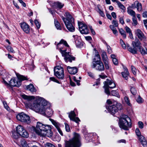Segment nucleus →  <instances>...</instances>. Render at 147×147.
Returning a JSON list of instances; mask_svg holds the SVG:
<instances>
[{"instance_id":"f257e3e1","label":"nucleus","mask_w":147,"mask_h":147,"mask_svg":"<svg viewBox=\"0 0 147 147\" xmlns=\"http://www.w3.org/2000/svg\"><path fill=\"white\" fill-rule=\"evenodd\" d=\"M34 106L38 111L47 117H51L53 114V111L50 108V105L45 100H41L39 103L34 104Z\"/></svg>"},{"instance_id":"f03ea898","label":"nucleus","mask_w":147,"mask_h":147,"mask_svg":"<svg viewBox=\"0 0 147 147\" xmlns=\"http://www.w3.org/2000/svg\"><path fill=\"white\" fill-rule=\"evenodd\" d=\"M64 16L65 17L62 16L61 18L67 28L69 31L74 32L75 30V24L74 18L68 12H65Z\"/></svg>"},{"instance_id":"7ed1b4c3","label":"nucleus","mask_w":147,"mask_h":147,"mask_svg":"<svg viewBox=\"0 0 147 147\" xmlns=\"http://www.w3.org/2000/svg\"><path fill=\"white\" fill-rule=\"evenodd\" d=\"M51 129V128L49 125H44L38 122L36 128H34V131L38 135L45 136L46 135L48 131H50Z\"/></svg>"},{"instance_id":"20e7f679","label":"nucleus","mask_w":147,"mask_h":147,"mask_svg":"<svg viewBox=\"0 0 147 147\" xmlns=\"http://www.w3.org/2000/svg\"><path fill=\"white\" fill-rule=\"evenodd\" d=\"M119 124L120 127L125 130H129L128 128H131V120L127 115L123 116L119 119Z\"/></svg>"},{"instance_id":"39448f33","label":"nucleus","mask_w":147,"mask_h":147,"mask_svg":"<svg viewBox=\"0 0 147 147\" xmlns=\"http://www.w3.org/2000/svg\"><path fill=\"white\" fill-rule=\"evenodd\" d=\"M73 138L65 142V147H80V135L74 133Z\"/></svg>"},{"instance_id":"423d86ee","label":"nucleus","mask_w":147,"mask_h":147,"mask_svg":"<svg viewBox=\"0 0 147 147\" xmlns=\"http://www.w3.org/2000/svg\"><path fill=\"white\" fill-rule=\"evenodd\" d=\"M104 84L103 88L105 89V92L107 95H109L110 93L109 90V88L113 89L116 86L115 83L111 79H107Z\"/></svg>"},{"instance_id":"0eeeda50","label":"nucleus","mask_w":147,"mask_h":147,"mask_svg":"<svg viewBox=\"0 0 147 147\" xmlns=\"http://www.w3.org/2000/svg\"><path fill=\"white\" fill-rule=\"evenodd\" d=\"M18 120L26 124H29L31 123V120L29 116L23 112L19 113L16 116Z\"/></svg>"},{"instance_id":"6e6552de","label":"nucleus","mask_w":147,"mask_h":147,"mask_svg":"<svg viewBox=\"0 0 147 147\" xmlns=\"http://www.w3.org/2000/svg\"><path fill=\"white\" fill-rule=\"evenodd\" d=\"M106 108L108 111L113 115H114L118 110H121L122 106L120 103H116V105H107Z\"/></svg>"},{"instance_id":"1a4fd4ad","label":"nucleus","mask_w":147,"mask_h":147,"mask_svg":"<svg viewBox=\"0 0 147 147\" xmlns=\"http://www.w3.org/2000/svg\"><path fill=\"white\" fill-rule=\"evenodd\" d=\"M66 51V49H64L63 51L60 52L62 56L64 57L65 61L66 62H69L71 63L73 61H75L76 58L71 55V53L67 52Z\"/></svg>"},{"instance_id":"9d476101","label":"nucleus","mask_w":147,"mask_h":147,"mask_svg":"<svg viewBox=\"0 0 147 147\" xmlns=\"http://www.w3.org/2000/svg\"><path fill=\"white\" fill-rule=\"evenodd\" d=\"M55 75L59 79H63L65 76L63 68L60 66H57L54 68Z\"/></svg>"},{"instance_id":"9b49d317","label":"nucleus","mask_w":147,"mask_h":147,"mask_svg":"<svg viewBox=\"0 0 147 147\" xmlns=\"http://www.w3.org/2000/svg\"><path fill=\"white\" fill-rule=\"evenodd\" d=\"M96 62L92 63L91 67L92 68H95L96 70L99 71H104L105 67L103 62L102 61H98Z\"/></svg>"},{"instance_id":"f8f14e48","label":"nucleus","mask_w":147,"mask_h":147,"mask_svg":"<svg viewBox=\"0 0 147 147\" xmlns=\"http://www.w3.org/2000/svg\"><path fill=\"white\" fill-rule=\"evenodd\" d=\"M79 28L81 33L83 34H87L89 33V30L87 26L81 22L78 23Z\"/></svg>"},{"instance_id":"ddd939ff","label":"nucleus","mask_w":147,"mask_h":147,"mask_svg":"<svg viewBox=\"0 0 147 147\" xmlns=\"http://www.w3.org/2000/svg\"><path fill=\"white\" fill-rule=\"evenodd\" d=\"M69 117L71 120L77 123L80 121L79 119L77 117H76V114L74 111H71L70 113H69Z\"/></svg>"},{"instance_id":"4468645a","label":"nucleus","mask_w":147,"mask_h":147,"mask_svg":"<svg viewBox=\"0 0 147 147\" xmlns=\"http://www.w3.org/2000/svg\"><path fill=\"white\" fill-rule=\"evenodd\" d=\"M20 27L23 31L28 34L29 33L30 28L29 26L25 22L21 23L20 24Z\"/></svg>"},{"instance_id":"2eb2a0df","label":"nucleus","mask_w":147,"mask_h":147,"mask_svg":"<svg viewBox=\"0 0 147 147\" xmlns=\"http://www.w3.org/2000/svg\"><path fill=\"white\" fill-rule=\"evenodd\" d=\"M63 45L67 47H69V46L67 44V42L64 41L63 39H61L57 45L56 47V48L57 49H59L60 52H61V51H63V50H62V46H63Z\"/></svg>"},{"instance_id":"dca6fc26","label":"nucleus","mask_w":147,"mask_h":147,"mask_svg":"<svg viewBox=\"0 0 147 147\" xmlns=\"http://www.w3.org/2000/svg\"><path fill=\"white\" fill-rule=\"evenodd\" d=\"M22 96L23 99L27 100L28 103L26 102V104H27L28 106H30L32 105L31 104L32 102V99L34 98V96H27L25 94L22 95Z\"/></svg>"},{"instance_id":"f3484780","label":"nucleus","mask_w":147,"mask_h":147,"mask_svg":"<svg viewBox=\"0 0 147 147\" xmlns=\"http://www.w3.org/2000/svg\"><path fill=\"white\" fill-rule=\"evenodd\" d=\"M16 82V79L13 78L11 79L9 81V86H11L13 87H19L21 84V83L20 82H17V84H15V82Z\"/></svg>"},{"instance_id":"a211bd4d","label":"nucleus","mask_w":147,"mask_h":147,"mask_svg":"<svg viewBox=\"0 0 147 147\" xmlns=\"http://www.w3.org/2000/svg\"><path fill=\"white\" fill-rule=\"evenodd\" d=\"M16 76L18 78V79H16V82H15V84H17L16 83H17V82H20L21 83L22 81L27 80V78L26 77L19 74H17Z\"/></svg>"},{"instance_id":"6ab92c4d","label":"nucleus","mask_w":147,"mask_h":147,"mask_svg":"<svg viewBox=\"0 0 147 147\" xmlns=\"http://www.w3.org/2000/svg\"><path fill=\"white\" fill-rule=\"evenodd\" d=\"M67 69L68 72L71 74H75L78 72V69L76 67H67Z\"/></svg>"},{"instance_id":"aec40b11","label":"nucleus","mask_w":147,"mask_h":147,"mask_svg":"<svg viewBox=\"0 0 147 147\" xmlns=\"http://www.w3.org/2000/svg\"><path fill=\"white\" fill-rule=\"evenodd\" d=\"M132 45L134 48L136 47L138 48L139 49L142 47L141 43L137 38L135 39V41L132 42Z\"/></svg>"},{"instance_id":"412c9836","label":"nucleus","mask_w":147,"mask_h":147,"mask_svg":"<svg viewBox=\"0 0 147 147\" xmlns=\"http://www.w3.org/2000/svg\"><path fill=\"white\" fill-rule=\"evenodd\" d=\"M136 33L138 38L141 40L144 38V34L140 29H138L135 31Z\"/></svg>"},{"instance_id":"4be33fe9","label":"nucleus","mask_w":147,"mask_h":147,"mask_svg":"<svg viewBox=\"0 0 147 147\" xmlns=\"http://www.w3.org/2000/svg\"><path fill=\"white\" fill-rule=\"evenodd\" d=\"M25 129L24 127L21 125H19L16 127V131L20 136Z\"/></svg>"},{"instance_id":"5701e85b","label":"nucleus","mask_w":147,"mask_h":147,"mask_svg":"<svg viewBox=\"0 0 147 147\" xmlns=\"http://www.w3.org/2000/svg\"><path fill=\"white\" fill-rule=\"evenodd\" d=\"M126 45V47H127L128 51L131 53L133 54H136L137 53V51L136 49L135 48H132L128 44H127Z\"/></svg>"},{"instance_id":"b1692460","label":"nucleus","mask_w":147,"mask_h":147,"mask_svg":"<svg viewBox=\"0 0 147 147\" xmlns=\"http://www.w3.org/2000/svg\"><path fill=\"white\" fill-rule=\"evenodd\" d=\"M26 89L32 93H35L36 92V90L35 88L33 85L31 84L27 86Z\"/></svg>"},{"instance_id":"393cba45","label":"nucleus","mask_w":147,"mask_h":147,"mask_svg":"<svg viewBox=\"0 0 147 147\" xmlns=\"http://www.w3.org/2000/svg\"><path fill=\"white\" fill-rule=\"evenodd\" d=\"M64 5L63 4H62V3L59 2H55L54 3V5L53 6V7L55 9H61L62 8Z\"/></svg>"},{"instance_id":"a878e982","label":"nucleus","mask_w":147,"mask_h":147,"mask_svg":"<svg viewBox=\"0 0 147 147\" xmlns=\"http://www.w3.org/2000/svg\"><path fill=\"white\" fill-rule=\"evenodd\" d=\"M101 56L102 60L104 62L109 61V59L106 52L104 51L102 52Z\"/></svg>"},{"instance_id":"bb28decb","label":"nucleus","mask_w":147,"mask_h":147,"mask_svg":"<svg viewBox=\"0 0 147 147\" xmlns=\"http://www.w3.org/2000/svg\"><path fill=\"white\" fill-rule=\"evenodd\" d=\"M101 59L100 55L98 54H96L92 63H94V62L97 63L98 61H101Z\"/></svg>"},{"instance_id":"cd10ccee","label":"nucleus","mask_w":147,"mask_h":147,"mask_svg":"<svg viewBox=\"0 0 147 147\" xmlns=\"http://www.w3.org/2000/svg\"><path fill=\"white\" fill-rule=\"evenodd\" d=\"M49 119L52 123L55 126L57 129L60 128L59 126H60V124L58 122H57L56 121L51 119Z\"/></svg>"},{"instance_id":"c85d7f7f","label":"nucleus","mask_w":147,"mask_h":147,"mask_svg":"<svg viewBox=\"0 0 147 147\" xmlns=\"http://www.w3.org/2000/svg\"><path fill=\"white\" fill-rule=\"evenodd\" d=\"M140 52L142 55H144L147 54V49L142 47L139 49Z\"/></svg>"},{"instance_id":"c756f323","label":"nucleus","mask_w":147,"mask_h":147,"mask_svg":"<svg viewBox=\"0 0 147 147\" xmlns=\"http://www.w3.org/2000/svg\"><path fill=\"white\" fill-rule=\"evenodd\" d=\"M136 4V7L137 10L139 11H140L142 9V5L141 3H140L138 1H135L134 2V4Z\"/></svg>"},{"instance_id":"7c9ffc66","label":"nucleus","mask_w":147,"mask_h":147,"mask_svg":"<svg viewBox=\"0 0 147 147\" xmlns=\"http://www.w3.org/2000/svg\"><path fill=\"white\" fill-rule=\"evenodd\" d=\"M22 134L21 136L22 137L26 138L29 136L28 133L25 129L23 131Z\"/></svg>"},{"instance_id":"2f4dec72","label":"nucleus","mask_w":147,"mask_h":147,"mask_svg":"<svg viewBox=\"0 0 147 147\" xmlns=\"http://www.w3.org/2000/svg\"><path fill=\"white\" fill-rule=\"evenodd\" d=\"M121 74L122 77L124 78L125 79L127 80L128 79V76L129 75V71L123 72H121Z\"/></svg>"},{"instance_id":"473e14b6","label":"nucleus","mask_w":147,"mask_h":147,"mask_svg":"<svg viewBox=\"0 0 147 147\" xmlns=\"http://www.w3.org/2000/svg\"><path fill=\"white\" fill-rule=\"evenodd\" d=\"M20 144L24 147H27L26 142L25 140L23 139L19 140Z\"/></svg>"},{"instance_id":"72a5a7b5","label":"nucleus","mask_w":147,"mask_h":147,"mask_svg":"<svg viewBox=\"0 0 147 147\" xmlns=\"http://www.w3.org/2000/svg\"><path fill=\"white\" fill-rule=\"evenodd\" d=\"M128 13L130 15L132 16L133 17L136 16V13L134 11L131 9H128L127 10Z\"/></svg>"},{"instance_id":"f704fd0d","label":"nucleus","mask_w":147,"mask_h":147,"mask_svg":"<svg viewBox=\"0 0 147 147\" xmlns=\"http://www.w3.org/2000/svg\"><path fill=\"white\" fill-rule=\"evenodd\" d=\"M117 3L118 7L120 9H121L123 10H124L125 9V7L119 1H117Z\"/></svg>"},{"instance_id":"c9c22d12","label":"nucleus","mask_w":147,"mask_h":147,"mask_svg":"<svg viewBox=\"0 0 147 147\" xmlns=\"http://www.w3.org/2000/svg\"><path fill=\"white\" fill-rule=\"evenodd\" d=\"M55 24L57 29L59 30H61V28L60 24L57 20H55Z\"/></svg>"},{"instance_id":"e433bc0d","label":"nucleus","mask_w":147,"mask_h":147,"mask_svg":"<svg viewBox=\"0 0 147 147\" xmlns=\"http://www.w3.org/2000/svg\"><path fill=\"white\" fill-rule=\"evenodd\" d=\"M119 32L123 36L124 38H126V35L125 32L123 29L122 28H121L119 29Z\"/></svg>"},{"instance_id":"4c0bfd02","label":"nucleus","mask_w":147,"mask_h":147,"mask_svg":"<svg viewBox=\"0 0 147 147\" xmlns=\"http://www.w3.org/2000/svg\"><path fill=\"white\" fill-rule=\"evenodd\" d=\"M130 91L132 94L133 95H135L137 93V90L134 87H132L131 88Z\"/></svg>"},{"instance_id":"58836bf2","label":"nucleus","mask_w":147,"mask_h":147,"mask_svg":"<svg viewBox=\"0 0 147 147\" xmlns=\"http://www.w3.org/2000/svg\"><path fill=\"white\" fill-rule=\"evenodd\" d=\"M124 100L126 103L129 106H131V105L130 102L129 100L128 97L125 96L124 97Z\"/></svg>"},{"instance_id":"ea45409f","label":"nucleus","mask_w":147,"mask_h":147,"mask_svg":"<svg viewBox=\"0 0 147 147\" xmlns=\"http://www.w3.org/2000/svg\"><path fill=\"white\" fill-rule=\"evenodd\" d=\"M12 137L15 139H18L19 137V134L18 132H14L13 133Z\"/></svg>"},{"instance_id":"a19ab883","label":"nucleus","mask_w":147,"mask_h":147,"mask_svg":"<svg viewBox=\"0 0 147 147\" xmlns=\"http://www.w3.org/2000/svg\"><path fill=\"white\" fill-rule=\"evenodd\" d=\"M136 101L139 104H141L143 103L144 101L143 100L140 96H139L136 99Z\"/></svg>"},{"instance_id":"79ce46f5","label":"nucleus","mask_w":147,"mask_h":147,"mask_svg":"<svg viewBox=\"0 0 147 147\" xmlns=\"http://www.w3.org/2000/svg\"><path fill=\"white\" fill-rule=\"evenodd\" d=\"M120 42L122 47L124 49H125L126 48V45L123 41L121 39L120 40Z\"/></svg>"},{"instance_id":"37998d69","label":"nucleus","mask_w":147,"mask_h":147,"mask_svg":"<svg viewBox=\"0 0 147 147\" xmlns=\"http://www.w3.org/2000/svg\"><path fill=\"white\" fill-rule=\"evenodd\" d=\"M65 125L66 131L68 132H70V130L69 125L66 123H65Z\"/></svg>"},{"instance_id":"c03bdc74","label":"nucleus","mask_w":147,"mask_h":147,"mask_svg":"<svg viewBox=\"0 0 147 147\" xmlns=\"http://www.w3.org/2000/svg\"><path fill=\"white\" fill-rule=\"evenodd\" d=\"M35 24L36 26L37 29H39L40 27V24L37 20H35L34 21Z\"/></svg>"},{"instance_id":"a18cd8bd","label":"nucleus","mask_w":147,"mask_h":147,"mask_svg":"<svg viewBox=\"0 0 147 147\" xmlns=\"http://www.w3.org/2000/svg\"><path fill=\"white\" fill-rule=\"evenodd\" d=\"M132 21L133 22V24L134 26H136L137 24V18L136 17H133Z\"/></svg>"},{"instance_id":"49530a36","label":"nucleus","mask_w":147,"mask_h":147,"mask_svg":"<svg viewBox=\"0 0 147 147\" xmlns=\"http://www.w3.org/2000/svg\"><path fill=\"white\" fill-rule=\"evenodd\" d=\"M45 147H55L53 144L49 143H47L45 144Z\"/></svg>"},{"instance_id":"de8ad7c7","label":"nucleus","mask_w":147,"mask_h":147,"mask_svg":"<svg viewBox=\"0 0 147 147\" xmlns=\"http://www.w3.org/2000/svg\"><path fill=\"white\" fill-rule=\"evenodd\" d=\"M139 137V141L141 143L146 140L144 139V138L143 136H140Z\"/></svg>"},{"instance_id":"09e8293b","label":"nucleus","mask_w":147,"mask_h":147,"mask_svg":"<svg viewBox=\"0 0 147 147\" xmlns=\"http://www.w3.org/2000/svg\"><path fill=\"white\" fill-rule=\"evenodd\" d=\"M131 70L132 73L134 75H136V69L135 67L133 66L132 65L131 67Z\"/></svg>"},{"instance_id":"8fccbe9b","label":"nucleus","mask_w":147,"mask_h":147,"mask_svg":"<svg viewBox=\"0 0 147 147\" xmlns=\"http://www.w3.org/2000/svg\"><path fill=\"white\" fill-rule=\"evenodd\" d=\"M138 125L139 128L142 129L144 127V124L142 121H140L138 122Z\"/></svg>"},{"instance_id":"3c124183","label":"nucleus","mask_w":147,"mask_h":147,"mask_svg":"<svg viewBox=\"0 0 147 147\" xmlns=\"http://www.w3.org/2000/svg\"><path fill=\"white\" fill-rule=\"evenodd\" d=\"M112 24L114 25L115 27H118V21L116 20H113L112 22Z\"/></svg>"},{"instance_id":"603ef678","label":"nucleus","mask_w":147,"mask_h":147,"mask_svg":"<svg viewBox=\"0 0 147 147\" xmlns=\"http://www.w3.org/2000/svg\"><path fill=\"white\" fill-rule=\"evenodd\" d=\"M135 132L137 136H141V133L139 129L136 128L135 130Z\"/></svg>"},{"instance_id":"864d4df0","label":"nucleus","mask_w":147,"mask_h":147,"mask_svg":"<svg viewBox=\"0 0 147 147\" xmlns=\"http://www.w3.org/2000/svg\"><path fill=\"white\" fill-rule=\"evenodd\" d=\"M105 66V68L107 69H108L109 68V61H107L104 62Z\"/></svg>"},{"instance_id":"5fc2aeb1","label":"nucleus","mask_w":147,"mask_h":147,"mask_svg":"<svg viewBox=\"0 0 147 147\" xmlns=\"http://www.w3.org/2000/svg\"><path fill=\"white\" fill-rule=\"evenodd\" d=\"M7 49L8 51L12 53H14V51L13 49V48L10 46H9L7 47Z\"/></svg>"},{"instance_id":"6e6d98bb","label":"nucleus","mask_w":147,"mask_h":147,"mask_svg":"<svg viewBox=\"0 0 147 147\" xmlns=\"http://www.w3.org/2000/svg\"><path fill=\"white\" fill-rule=\"evenodd\" d=\"M119 21L120 23L122 24H123L124 23V22L123 17H120L119 18Z\"/></svg>"},{"instance_id":"4d7b16f0","label":"nucleus","mask_w":147,"mask_h":147,"mask_svg":"<svg viewBox=\"0 0 147 147\" xmlns=\"http://www.w3.org/2000/svg\"><path fill=\"white\" fill-rule=\"evenodd\" d=\"M50 80L54 81V82H57L58 83H59V82L56 80L55 78L54 77H50Z\"/></svg>"},{"instance_id":"13d9d810","label":"nucleus","mask_w":147,"mask_h":147,"mask_svg":"<svg viewBox=\"0 0 147 147\" xmlns=\"http://www.w3.org/2000/svg\"><path fill=\"white\" fill-rule=\"evenodd\" d=\"M107 104L106 106L107 105H112V102L110 99H108L107 100Z\"/></svg>"},{"instance_id":"bf43d9fd","label":"nucleus","mask_w":147,"mask_h":147,"mask_svg":"<svg viewBox=\"0 0 147 147\" xmlns=\"http://www.w3.org/2000/svg\"><path fill=\"white\" fill-rule=\"evenodd\" d=\"M3 104L4 105L5 108L7 110H8V109H9V107L8 106H7V103L5 101H4L3 102Z\"/></svg>"},{"instance_id":"052dcab7","label":"nucleus","mask_w":147,"mask_h":147,"mask_svg":"<svg viewBox=\"0 0 147 147\" xmlns=\"http://www.w3.org/2000/svg\"><path fill=\"white\" fill-rule=\"evenodd\" d=\"M73 79L76 82L77 85L78 86H79L80 85V81L79 80H77L76 78L75 77H74Z\"/></svg>"},{"instance_id":"680f3d73","label":"nucleus","mask_w":147,"mask_h":147,"mask_svg":"<svg viewBox=\"0 0 147 147\" xmlns=\"http://www.w3.org/2000/svg\"><path fill=\"white\" fill-rule=\"evenodd\" d=\"M76 45L77 47H80L81 45V42L78 40H76L75 41Z\"/></svg>"},{"instance_id":"e2e57ef3","label":"nucleus","mask_w":147,"mask_h":147,"mask_svg":"<svg viewBox=\"0 0 147 147\" xmlns=\"http://www.w3.org/2000/svg\"><path fill=\"white\" fill-rule=\"evenodd\" d=\"M111 93L112 95L114 96H117L118 95V93L115 90L112 91L111 92Z\"/></svg>"},{"instance_id":"0e129e2a","label":"nucleus","mask_w":147,"mask_h":147,"mask_svg":"<svg viewBox=\"0 0 147 147\" xmlns=\"http://www.w3.org/2000/svg\"><path fill=\"white\" fill-rule=\"evenodd\" d=\"M99 77L102 79H104L107 77V76L103 73L99 75Z\"/></svg>"},{"instance_id":"69168bd1","label":"nucleus","mask_w":147,"mask_h":147,"mask_svg":"<svg viewBox=\"0 0 147 147\" xmlns=\"http://www.w3.org/2000/svg\"><path fill=\"white\" fill-rule=\"evenodd\" d=\"M113 64L114 65H117L118 63V62L117 59L116 58L113 59Z\"/></svg>"},{"instance_id":"338daca9","label":"nucleus","mask_w":147,"mask_h":147,"mask_svg":"<svg viewBox=\"0 0 147 147\" xmlns=\"http://www.w3.org/2000/svg\"><path fill=\"white\" fill-rule=\"evenodd\" d=\"M141 144L144 147H147V142L146 140L142 142Z\"/></svg>"},{"instance_id":"774afa93","label":"nucleus","mask_w":147,"mask_h":147,"mask_svg":"<svg viewBox=\"0 0 147 147\" xmlns=\"http://www.w3.org/2000/svg\"><path fill=\"white\" fill-rule=\"evenodd\" d=\"M143 21L144 24L147 30V19L144 20Z\"/></svg>"}]
</instances>
